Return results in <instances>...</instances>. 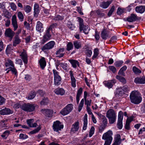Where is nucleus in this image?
Wrapping results in <instances>:
<instances>
[{
  "label": "nucleus",
  "instance_id": "1",
  "mask_svg": "<svg viewBox=\"0 0 145 145\" xmlns=\"http://www.w3.org/2000/svg\"><path fill=\"white\" fill-rule=\"evenodd\" d=\"M130 98L131 102L134 104H138L142 101V98L139 92L133 91L130 94Z\"/></svg>",
  "mask_w": 145,
  "mask_h": 145
},
{
  "label": "nucleus",
  "instance_id": "2",
  "mask_svg": "<svg viewBox=\"0 0 145 145\" xmlns=\"http://www.w3.org/2000/svg\"><path fill=\"white\" fill-rule=\"evenodd\" d=\"M113 134L111 131L109 130L103 135L102 139L105 140L104 145H110L112 140Z\"/></svg>",
  "mask_w": 145,
  "mask_h": 145
},
{
  "label": "nucleus",
  "instance_id": "3",
  "mask_svg": "<svg viewBox=\"0 0 145 145\" xmlns=\"http://www.w3.org/2000/svg\"><path fill=\"white\" fill-rule=\"evenodd\" d=\"M106 116L108 118L110 124L113 123L116 121V116L114 110L112 109L108 110L106 113Z\"/></svg>",
  "mask_w": 145,
  "mask_h": 145
},
{
  "label": "nucleus",
  "instance_id": "4",
  "mask_svg": "<svg viewBox=\"0 0 145 145\" xmlns=\"http://www.w3.org/2000/svg\"><path fill=\"white\" fill-rule=\"evenodd\" d=\"M54 76V84L55 86H58L61 84V78L59 75V72L56 69L53 70Z\"/></svg>",
  "mask_w": 145,
  "mask_h": 145
},
{
  "label": "nucleus",
  "instance_id": "5",
  "mask_svg": "<svg viewBox=\"0 0 145 145\" xmlns=\"http://www.w3.org/2000/svg\"><path fill=\"white\" fill-rule=\"evenodd\" d=\"M21 109L24 111L28 112H31L34 111L35 107L34 105L29 103H24L21 107Z\"/></svg>",
  "mask_w": 145,
  "mask_h": 145
},
{
  "label": "nucleus",
  "instance_id": "6",
  "mask_svg": "<svg viewBox=\"0 0 145 145\" xmlns=\"http://www.w3.org/2000/svg\"><path fill=\"white\" fill-rule=\"evenodd\" d=\"M50 31L48 30H47L43 36L42 39L40 42L41 44H44L48 40H50L51 39V35L50 34Z\"/></svg>",
  "mask_w": 145,
  "mask_h": 145
},
{
  "label": "nucleus",
  "instance_id": "7",
  "mask_svg": "<svg viewBox=\"0 0 145 145\" xmlns=\"http://www.w3.org/2000/svg\"><path fill=\"white\" fill-rule=\"evenodd\" d=\"M53 129L56 132L61 130L63 127V125L61 124V122L59 121L54 122L52 126Z\"/></svg>",
  "mask_w": 145,
  "mask_h": 145
},
{
  "label": "nucleus",
  "instance_id": "8",
  "mask_svg": "<svg viewBox=\"0 0 145 145\" xmlns=\"http://www.w3.org/2000/svg\"><path fill=\"white\" fill-rule=\"evenodd\" d=\"M55 44V42L53 41H50L45 45L42 48V50L43 51H46V50L52 49Z\"/></svg>",
  "mask_w": 145,
  "mask_h": 145
},
{
  "label": "nucleus",
  "instance_id": "9",
  "mask_svg": "<svg viewBox=\"0 0 145 145\" xmlns=\"http://www.w3.org/2000/svg\"><path fill=\"white\" fill-rule=\"evenodd\" d=\"M123 113L121 111H120L118 115V127L119 129H121L123 127L122 120L123 119Z\"/></svg>",
  "mask_w": 145,
  "mask_h": 145
},
{
  "label": "nucleus",
  "instance_id": "10",
  "mask_svg": "<svg viewBox=\"0 0 145 145\" xmlns=\"http://www.w3.org/2000/svg\"><path fill=\"white\" fill-rule=\"evenodd\" d=\"M41 112L46 117L49 118L52 116L53 113V110L49 109H43L41 110Z\"/></svg>",
  "mask_w": 145,
  "mask_h": 145
},
{
  "label": "nucleus",
  "instance_id": "11",
  "mask_svg": "<svg viewBox=\"0 0 145 145\" xmlns=\"http://www.w3.org/2000/svg\"><path fill=\"white\" fill-rule=\"evenodd\" d=\"M5 34L6 37H8L12 39L14 36L15 33L10 28H9L6 29Z\"/></svg>",
  "mask_w": 145,
  "mask_h": 145
},
{
  "label": "nucleus",
  "instance_id": "12",
  "mask_svg": "<svg viewBox=\"0 0 145 145\" xmlns=\"http://www.w3.org/2000/svg\"><path fill=\"white\" fill-rule=\"evenodd\" d=\"M116 82V80L113 79L108 81H105L103 82V83L106 87L108 88H110L112 87Z\"/></svg>",
  "mask_w": 145,
  "mask_h": 145
},
{
  "label": "nucleus",
  "instance_id": "13",
  "mask_svg": "<svg viewBox=\"0 0 145 145\" xmlns=\"http://www.w3.org/2000/svg\"><path fill=\"white\" fill-rule=\"evenodd\" d=\"M138 20V17L137 15L134 14H131L130 16L127 19V20L129 22H133Z\"/></svg>",
  "mask_w": 145,
  "mask_h": 145
},
{
  "label": "nucleus",
  "instance_id": "14",
  "mask_svg": "<svg viewBox=\"0 0 145 145\" xmlns=\"http://www.w3.org/2000/svg\"><path fill=\"white\" fill-rule=\"evenodd\" d=\"M21 58L23 61L24 63L25 64H27L28 62L27 55L25 51L23 50V51L20 55Z\"/></svg>",
  "mask_w": 145,
  "mask_h": 145
},
{
  "label": "nucleus",
  "instance_id": "15",
  "mask_svg": "<svg viewBox=\"0 0 145 145\" xmlns=\"http://www.w3.org/2000/svg\"><path fill=\"white\" fill-rule=\"evenodd\" d=\"M134 82L137 84H145V77H137L135 78Z\"/></svg>",
  "mask_w": 145,
  "mask_h": 145
},
{
  "label": "nucleus",
  "instance_id": "16",
  "mask_svg": "<svg viewBox=\"0 0 145 145\" xmlns=\"http://www.w3.org/2000/svg\"><path fill=\"white\" fill-rule=\"evenodd\" d=\"M92 13H96L97 16L99 18H102L105 17V14L104 13H103L101 10L100 9L92 11L90 14H91Z\"/></svg>",
  "mask_w": 145,
  "mask_h": 145
},
{
  "label": "nucleus",
  "instance_id": "17",
  "mask_svg": "<svg viewBox=\"0 0 145 145\" xmlns=\"http://www.w3.org/2000/svg\"><path fill=\"white\" fill-rule=\"evenodd\" d=\"M13 111L8 108H5L0 110V114L1 115H8L12 114Z\"/></svg>",
  "mask_w": 145,
  "mask_h": 145
},
{
  "label": "nucleus",
  "instance_id": "18",
  "mask_svg": "<svg viewBox=\"0 0 145 145\" xmlns=\"http://www.w3.org/2000/svg\"><path fill=\"white\" fill-rule=\"evenodd\" d=\"M64 50L65 48H60L58 49L56 53V54L57 55L56 57L59 58L63 57L65 54L63 53L62 52H64Z\"/></svg>",
  "mask_w": 145,
  "mask_h": 145
},
{
  "label": "nucleus",
  "instance_id": "19",
  "mask_svg": "<svg viewBox=\"0 0 145 145\" xmlns=\"http://www.w3.org/2000/svg\"><path fill=\"white\" fill-rule=\"evenodd\" d=\"M16 19V16L15 15H14L12 18V23L14 31L16 30L18 27Z\"/></svg>",
  "mask_w": 145,
  "mask_h": 145
},
{
  "label": "nucleus",
  "instance_id": "20",
  "mask_svg": "<svg viewBox=\"0 0 145 145\" xmlns=\"http://www.w3.org/2000/svg\"><path fill=\"white\" fill-rule=\"evenodd\" d=\"M40 67L42 69H44L46 65V62L45 58L42 57L39 61Z\"/></svg>",
  "mask_w": 145,
  "mask_h": 145
},
{
  "label": "nucleus",
  "instance_id": "21",
  "mask_svg": "<svg viewBox=\"0 0 145 145\" xmlns=\"http://www.w3.org/2000/svg\"><path fill=\"white\" fill-rule=\"evenodd\" d=\"M69 72L71 76V85L73 87H75L76 86V80L74 76L73 71H70Z\"/></svg>",
  "mask_w": 145,
  "mask_h": 145
},
{
  "label": "nucleus",
  "instance_id": "22",
  "mask_svg": "<svg viewBox=\"0 0 145 145\" xmlns=\"http://www.w3.org/2000/svg\"><path fill=\"white\" fill-rule=\"evenodd\" d=\"M39 8V6L38 4L36 3L34 5V16L35 17H37L38 16V14L40 10Z\"/></svg>",
  "mask_w": 145,
  "mask_h": 145
},
{
  "label": "nucleus",
  "instance_id": "23",
  "mask_svg": "<svg viewBox=\"0 0 145 145\" xmlns=\"http://www.w3.org/2000/svg\"><path fill=\"white\" fill-rule=\"evenodd\" d=\"M36 29L38 31L41 33L43 31V24L39 21L37 22L36 27Z\"/></svg>",
  "mask_w": 145,
  "mask_h": 145
},
{
  "label": "nucleus",
  "instance_id": "24",
  "mask_svg": "<svg viewBox=\"0 0 145 145\" xmlns=\"http://www.w3.org/2000/svg\"><path fill=\"white\" fill-rule=\"evenodd\" d=\"M113 0L108 1L106 2H102L100 5V6L103 8H106L109 5L112 3Z\"/></svg>",
  "mask_w": 145,
  "mask_h": 145
},
{
  "label": "nucleus",
  "instance_id": "25",
  "mask_svg": "<svg viewBox=\"0 0 145 145\" xmlns=\"http://www.w3.org/2000/svg\"><path fill=\"white\" fill-rule=\"evenodd\" d=\"M135 10L137 13L142 14L145 11V6L142 5L137 6L135 8Z\"/></svg>",
  "mask_w": 145,
  "mask_h": 145
},
{
  "label": "nucleus",
  "instance_id": "26",
  "mask_svg": "<svg viewBox=\"0 0 145 145\" xmlns=\"http://www.w3.org/2000/svg\"><path fill=\"white\" fill-rule=\"evenodd\" d=\"M125 94V93L121 90V89L119 88L116 91L115 96L116 97L120 98Z\"/></svg>",
  "mask_w": 145,
  "mask_h": 145
},
{
  "label": "nucleus",
  "instance_id": "27",
  "mask_svg": "<svg viewBox=\"0 0 145 145\" xmlns=\"http://www.w3.org/2000/svg\"><path fill=\"white\" fill-rule=\"evenodd\" d=\"M121 137L120 134H118L115 139V142L112 145H119L121 142Z\"/></svg>",
  "mask_w": 145,
  "mask_h": 145
},
{
  "label": "nucleus",
  "instance_id": "28",
  "mask_svg": "<svg viewBox=\"0 0 145 145\" xmlns=\"http://www.w3.org/2000/svg\"><path fill=\"white\" fill-rule=\"evenodd\" d=\"M79 122L77 121L74 123L72 125L71 131L75 132L78 131L79 128Z\"/></svg>",
  "mask_w": 145,
  "mask_h": 145
},
{
  "label": "nucleus",
  "instance_id": "29",
  "mask_svg": "<svg viewBox=\"0 0 145 145\" xmlns=\"http://www.w3.org/2000/svg\"><path fill=\"white\" fill-rule=\"evenodd\" d=\"M109 35L108 33V31H106L105 29H103V30L101 31V36L102 38L104 40L107 39L108 37L109 36Z\"/></svg>",
  "mask_w": 145,
  "mask_h": 145
},
{
  "label": "nucleus",
  "instance_id": "30",
  "mask_svg": "<svg viewBox=\"0 0 145 145\" xmlns=\"http://www.w3.org/2000/svg\"><path fill=\"white\" fill-rule=\"evenodd\" d=\"M20 42V39L18 35H16L14 37L13 40V45L14 46H16L17 45L19 44Z\"/></svg>",
  "mask_w": 145,
  "mask_h": 145
},
{
  "label": "nucleus",
  "instance_id": "31",
  "mask_svg": "<svg viewBox=\"0 0 145 145\" xmlns=\"http://www.w3.org/2000/svg\"><path fill=\"white\" fill-rule=\"evenodd\" d=\"M82 91L83 89L82 88H80L77 91L76 96V100L78 104L79 103L80 100V97L82 93Z\"/></svg>",
  "mask_w": 145,
  "mask_h": 145
},
{
  "label": "nucleus",
  "instance_id": "32",
  "mask_svg": "<svg viewBox=\"0 0 145 145\" xmlns=\"http://www.w3.org/2000/svg\"><path fill=\"white\" fill-rule=\"evenodd\" d=\"M2 15L4 16L7 19H10L11 16V13L6 10H4L3 11Z\"/></svg>",
  "mask_w": 145,
  "mask_h": 145
},
{
  "label": "nucleus",
  "instance_id": "33",
  "mask_svg": "<svg viewBox=\"0 0 145 145\" xmlns=\"http://www.w3.org/2000/svg\"><path fill=\"white\" fill-rule=\"evenodd\" d=\"M12 131V130H6L1 135V137L4 139H6L8 137L10 133V131Z\"/></svg>",
  "mask_w": 145,
  "mask_h": 145
},
{
  "label": "nucleus",
  "instance_id": "34",
  "mask_svg": "<svg viewBox=\"0 0 145 145\" xmlns=\"http://www.w3.org/2000/svg\"><path fill=\"white\" fill-rule=\"evenodd\" d=\"M73 67L76 68L77 65L78 66H79V63L78 61L74 59H70L69 60Z\"/></svg>",
  "mask_w": 145,
  "mask_h": 145
},
{
  "label": "nucleus",
  "instance_id": "35",
  "mask_svg": "<svg viewBox=\"0 0 145 145\" xmlns=\"http://www.w3.org/2000/svg\"><path fill=\"white\" fill-rule=\"evenodd\" d=\"M55 93L57 95H63L65 93L64 90L62 88H58L56 89L54 91Z\"/></svg>",
  "mask_w": 145,
  "mask_h": 145
},
{
  "label": "nucleus",
  "instance_id": "36",
  "mask_svg": "<svg viewBox=\"0 0 145 145\" xmlns=\"http://www.w3.org/2000/svg\"><path fill=\"white\" fill-rule=\"evenodd\" d=\"M84 119L83 120V130H85L87 128V115L86 114H85L84 117Z\"/></svg>",
  "mask_w": 145,
  "mask_h": 145
},
{
  "label": "nucleus",
  "instance_id": "37",
  "mask_svg": "<svg viewBox=\"0 0 145 145\" xmlns=\"http://www.w3.org/2000/svg\"><path fill=\"white\" fill-rule=\"evenodd\" d=\"M37 93L35 91H32L30 92L26 98L29 100L33 99L36 96Z\"/></svg>",
  "mask_w": 145,
  "mask_h": 145
},
{
  "label": "nucleus",
  "instance_id": "38",
  "mask_svg": "<svg viewBox=\"0 0 145 145\" xmlns=\"http://www.w3.org/2000/svg\"><path fill=\"white\" fill-rule=\"evenodd\" d=\"M49 103V100L47 97H44L40 102V104L42 106L47 105Z\"/></svg>",
  "mask_w": 145,
  "mask_h": 145
},
{
  "label": "nucleus",
  "instance_id": "39",
  "mask_svg": "<svg viewBox=\"0 0 145 145\" xmlns=\"http://www.w3.org/2000/svg\"><path fill=\"white\" fill-rule=\"evenodd\" d=\"M90 30V28L88 26L84 25L82 26V29H80V31L81 32L82 31L85 34H87L88 33V32Z\"/></svg>",
  "mask_w": 145,
  "mask_h": 145
},
{
  "label": "nucleus",
  "instance_id": "40",
  "mask_svg": "<svg viewBox=\"0 0 145 145\" xmlns=\"http://www.w3.org/2000/svg\"><path fill=\"white\" fill-rule=\"evenodd\" d=\"M132 120L131 118H127L126 121V124L125 125V128L128 130L130 129V123L132 121Z\"/></svg>",
  "mask_w": 145,
  "mask_h": 145
},
{
  "label": "nucleus",
  "instance_id": "41",
  "mask_svg": "<svg viewBox=\"0 0 145 145\" xmlns=\"http://www.w3.org/2000/svg\"><path fill=\"white\" fill-rule=\"evenodd\" d=\"M78 21L79 24V29L81 30L82 26L84 25V24L83 20L80 17H78Z\"/></svg>",
  "mask_w": 145,
  "mask_h": 145
},
{
  "label": "nucleus",
  "instance_id": "42",
  "mask_svg": "<svg viewBox=\"0 0 145 145\" xmlns=\"http://www.w3.org/2000/svg\"><path fill=\"white\" fill-rule=\"evenodd\" d=\"M73 44L75 48L77 49H79L81 47V43L78 41H74Z\"/></svg>",
  "mask_w": 145,
  "mask_h": 145
},
{
  "label": "nucleus",
  "instance_id": "43",
  "mask_svg": "<svg viewBox=\"0 0 145 145\" xmlns=\"http://www.w3.org/2000/svg\"><path fill=\"white\" fill-rule=\"evenodd\" d=\"M127 68V67L126 66H124L123 67L121 68L119 70L118 73V74L124 76V73L123 72V71H125Z\"/></svg>",
  "mask_w": 145,
  "mask_h": 145
},
{
  "label": "nucleus",
  "instance_id": "44",
  "mask_svg": "<svg viewBox=\"0 0 145 145\" xmlns=\"http://www.w3.org/2000/svg\"><path fill=\"white\" fill-rule=\"evenodd\" d=\"M23 103H22V102L20 101L18 103L14 104L13 105V107L16 109H18L19 108L21 109V107L23 106Z\"/></svg>",
  "mask_w": 145,
  "mask_h": 145
},
{
  "label": "nucleus",
  "instance_id": "45",
  "mask_svg": "<svg viewBox=\"0 0 145 145\" xmlns=\"http://www.w3.org/2000/svg\"><path fill=\"white\" fill-rule=\"evenodd\" d=\"M116 78L117 79L122 82V83L125 84L126 83V81L124 78L119 76H117Z\"/></svg>",
  "mask_w": 145,
  "mask_h": 145
},
{
  "label": "nucleus",
  "instance_id": "46",
  "mask_svg": "<svg viewBox=\"0 0 145 145\" xmlns=\"http://www.w3.org/2000/svg\"><path fill=\"white\" fill-rule=\"evenodd\" d=\"M125 9L124 8L119 7L117 9L116 13L118 15H121L125 12Z\"/></svg>",
  "mask_w": 145,
  "mask_h": 145
},
{
  "label": "nucleus",
  "instance_id": "47",
  "mask_svg": "<svg viewBox=\"0 0 145 145\" xmlns=\"http://www.w3.org/2000/svg\"><path fill=\"white\" fill-rule=\"evenodd\" d=\"M64 18V17L63 16L58 15L56 16L52 19V20L56 21L61 20H63Z\"/></svg>",
  "mask_w": 145,
  "mask_h": 145
},
{
  "label": "nucleus",
  "instance_id": "48",
  "mask_svg": "<svg viewBox=\"0 0 145 145\" xmlns=\"http://www.w3.org/2000/svg\"><path fill=\"white\" fill-rule=\"evenodd\" d=\"M132 70L133 72L135 74H138L141 73V71L136 67H133L132 69Z\"/></svg>",
  "mask_w": 145,
  "mask_h": 145
},
{
  "label": "nucleus",
  "instance_id": "49",
  "mask_svg": "<svg viewBox=\"0 0 145 145\" xmlns=\"http://www.w3.org/2000/svg\"><path fill=\"white\" fill-rule=\"evenodd\" d=\"M73 48V45L72 43L71 42H69L68 43L67 45L66 49L67 51H69L72 50Z\"/></svg>",
  "mask_w": 145,
  "mask_h": 145
},
{
  "label": "nucleus",
  "instance_id": "50",
  "mask_svg": "<svg viewBox=\"0 0 145 145\" xmlns=\"http://www.w3.org/2000/svg\"><path fill=\"white\" fill-rule=\"evenodd\" d=\"M5 65L6 67L11 66L12 67L14 66L13 62L10 59H8L5 63Z\"/></svg>",
  "mask_w": 145,
  "mask_h": 145
},
{
  "label": "nucleus",
  "instance_id": "51",
  "mask_svg": "<svg viewBox=\"0 0 145 145\" xmlns=\"http://www.w3.org/2000/svg\"><path fill=\"white\" fill-rule=\"evenodd\" d=\"M58 26L57 23H53L51 24L48 28L47 30H48L49 31L50 30L52 31V29L56 28Z\"/></svg>",
  "mask_w": 145,
  "mask_h": 145
},
{
  "label": "nucleus",
  "instance_id": "52",
  "mask_svg": "<svg viewBox=\"0 0 145 145\" xmlns=\"http://www.w3.org/2000/svg\"><path fill=\"white\" fill-rule=\"evenodd\" d=\"M65 108L69 113L73 109V105L72 104H68Z\"/></svg>",
  "mask_w": 145,
  "mask_h": 145
},
{
  "label": "nucleus",
  "instance_id": "53",
  "mask_svg": "<svg viewBox=\"0 0 145 145\" xmlns=\"http://www.w3.org/2000/svg\"><path fill=\"white\" fill-rule=\"evenodd\" d=\"M115 9V7L114 6H112L108 13V16L109 17L110 16H111L113 12L114 11Z\"/></svg>",
  "mask_w": 145,
  "mask_h": 145
},
{
  "label": "nucleus",
  "instance_id": "54",
  "mask_svg": "<svg viewBox=\"0 0 145 145\" xmlns=\"http://www.w3.org/2000/svg\"><path fill=\"white\" fill-rule=\"evenodd\" d=\"M123 61L122 60L117 61L115 62L114 64L116 67H120L121 66Z\"/></svg>",
  "mask_w": 145,
  "mask_h": 145
},
{
  "label": "nucleus",
  "instance_id": "55",
  "mask_svg": "<svg viewBox=\"0 0 145 145\" xmlns=\"http://www.w3.org/2000/svg\"><path fill=\"white\" fill-rule=\"evenodd\" d=\"M99 55V50L98 48H95L94 50V54L92 57V59H94Z\"/></svg>",
  "mask_w": 145,
  "mask_h": 145
},
{
  "label": "nucleus",
  "instance_id": "56",
  "mask_svg": "<svg viewBox=\"0 0 145 145\" xmlns=\"http://www.w3.org/2000/svg\"><path fill=\"white\" fill-rule=\"evenodd\" d=\"M41 129L40 126H39L37 128L29 132V134H33L38 133Z\"/></svg>",
  "mask_w": 145,
  "mask_h": 145
},
{
  "label": "nucleus",
  "instance_id": "57",
  "mask_svg": "<svg viewBox=\"0 0 145 145\" xmlns=\"http://www.w3.org/2000/svg\"><path fill=\"white\" fill-rule=\"evenodd\" d=\"M101 118L103 120V123L102 124L105 125V126H106L107 123V119L105 116L103 115L101 116Z\"/></svg>",
  "mask_w": 145,
  "mask_h": 145
},
{
  "label": "nucleus",
  "instance_id": "58",
  "mask_svg": "<svg viewBox=\"0 0 145 145\" xmlns=\"http://www.w3.org/2000/svg\"><path fill=\"white\" fill-rule=\"evenodd\" d=\"M84 99H83L81 100L78 106V111L79 112H80L82 109L84 105Z\"/></svg>",
  "mask_w": 145,
  "mask_h": 145
},
{
  "label": "nucleus",
  "instance_id": "59",
  "mask_svg": "<svg viewBox=\"0 0 145 145\" xmlns=\"http://www.w3.org/2000/svg\"><path fill=\"white\" fill-rule=\"evenodd\" d=\"M31 7L29 5L25 6L24 7V10L27 13L29 12L31 10Z\"/></svg>",
  "mask_w": 145,
  "mask_h": 145
},
{
  "label": "nucleus",
  "instance_id": "60",
  "mask_svg": "<svg viewBox=\"0 0 145 145\" xmlns=\"http://www.w3.org/2000/svg\"><path fill=\"white\" fill-rule=\"evenodd\" d=\"M60 112L61 114L63 116L66 115L69 113V112L65 107L63 108Z\"/></svg>",
  "mask_w": 145,
  "mask_h": 145
},
{
  "label": "nucleus",
  "instance_id": "61",
  "mask_svg": "<svg viewBox=\"0 0 145 145\" xmlns=\"http://www.w3.org/2000/svg\"><path fill=\"white\" fill-rule=\"evenodd\" d=\"M18 16L21 21L23 20L24 17L23 14L20 12H19L18 13Z\"/></svg>",
  "mask_w": 145,
  "mask_h": 145
},
{
  "label": "nucleus",
  "instance_id": "62",
  "mask_svg": "<svg viewBox=\"0 0 145 145\" xmlns=\"http://www.w3.org/2000/svg\"><path fill=\"white\" fill-rule=\"evenodd\" d=\"M85 104L86 105V107H90L91 106V100H87L86 99H85Z\"/></svg>",
  "mask_w": 145,
  "mask_h": 145
},
{
  "label": "nucleus",
  "instance_id": "63",
  "mask_svg": "<svg viewBox=\"0 0 145 145\" xmlns=\"http://www.w3.org/2000/svg\"><path fill=\"white\" fill-rule=\"evenodd\" d=\"M106 126H105V125L101 124L99 127V131L100 133H102L104 130Z\"/></svg>",
  "mask_w": 145,
  "mask_h": 145
},
{
  "label": "nucleus",
  "instance_id": "64",
  "mask_svg": "<svg viewBox=\"0 0 145 145\" xmlns=\"http://www.w3.org/2000/svg\"><path fill=\"white\" fill-rule=\"evenodd\" d=\"M85 53L87 56L89 57H90L92 54V52L91 50L88 49L85 51Z\"/></svg>",
  "mask_w": 145,
  "mask_h": 145
}]
</instances>
